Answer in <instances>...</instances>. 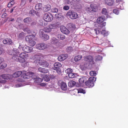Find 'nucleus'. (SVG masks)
<instances>
[{
    "mask_svg": "<svg viewBox=\"0 0 128 128\" xmlns=\"http://www.w3.org/2000/svg\"><path fill=\"white\" fill-rule=\"evenodd\" d=\"M46 85V84L45 83H42L40 84V85L42 86H45Z\"/></svg>",
    "mask_w": 128,
    "mask_h": 128,
    "instance_id": "69168bd1",
    "label": "nucleus"
},
{
    "mask_svg": "<svg viewBox=\"0 0 128 128\" xmlns=\"http://www.w3.org/2000/svg\"><path fill=\"white\" fill-rule=\"evenodd\" d=\"M55 17L56 18L58 19L59 18H61V16L60 14H55Z\"/></svg>",
    "mask_w": 128,
    "mask_h": 128,
    "instance_id": "680f3d73",
    "label": "nucleus"
},
{
    "mask_svg": "<svg viewBox=\"0 0 128 128\" xmlns=\"http://www.w3.org/2000/svg\"><path fill=\"white\" fill-rule=\"evenodd\" d=\"M113 12L116 14H119V10L118 9H114L113 10Z\"/></svg>",
    "mask_w": 128,
    "mask_h": 128,
    "instance_id": "6e6d98bb",
    "label": "nucleus"
},
{
    "mask_svg": "<svg viewBox=\"0 0 128 128\" xmlns=\"http://www.w3.org/2000/svg\"><path fill=\"white\" fill-rule=\"evenodd\" d=\"M60 24V23L58 22L56 23L50 24V25L51 29H55L59 27Z\"/></svg>",
    "mask_w": 128,
    "mask_h": 128,
    "instance_id": "2eb2a0df",
    "label": "nucleus"
},
{
    "mask_svg": "<svg viewBox=\"0 0 128 128\" xmlns=\"http://www.w3.org/2000/svg\"><path fill=\"white\" fill-rule=\"evenodd\" d=\"M92 8L93 12H96L98 10V7L96 5L94 4H90Z\"/></svg>",
    "mask_w": 128,
    "mask_h": 128,
    "instance_id": "393cba45",
    "label": "nucleus"
},
{
    "mask_svg": "<svg viewBox=\"0 0 128 128\" xmlns=\"http://www.w3.org/2000/svg\"><path fill=\"white\" fill-rule=\"evenodd\" d=\"M42 38L44 40H46L49 39V37L48 36L44 34H42Z\"/></svg>",
    "mask_w": 128,
    "mask_h": 128,
    "instance_id": "c9c22d12",
    "label": "nucleus"
},
{
    "mask_svg": "<svg viewBox=\"0 0 128 128\" xmlns=\"http://www.w3.org/2000/svg\"><path fill=\"white\" fill-rule=\"evenodd\" d=\"M72 47L71 46H68L66 48V50L68 52H70L73 51Z\"/></svg>",
    "mask_w": 128,
    "mask_h": 128,
    "instance_id": "79ce46f5",
    "label": "nucleus"
},
{
    "mask_svg": "<svg viewBox=\"0 0 128 128\" xmlns=\"http://www.w3.org/2000/svg\"><path fill=\"white\" fill-rule=\"evenodd\" d=\"M43 79L46 82H48L50 80V78L47 75H45L43 77Z\"/></svg>",
    "mask_w": 128,
    "mask_h": 128,
    "instance_id": "a19ab883",
    "label": "nucleus"
},
{
    "mask_svg": "<svg viewBox=\"0 0 128 128\" xmlns=\"http://www.w3.org/2000/svg\"><path fill=\"white\" fill-rule=\"evenodd\" d=\"M51 6L50 5L48 4L45 6L43 8V10L45 12H48L50 9Z\"/></svg>",
    "mask_w": 128,
    "mask_h": 128,
    "instance_id": "a878e982",
    "label": "nucleus"
},
{
    "mask_svg": "<svg viewBox=\"0 0 128 128\" xmlns=\"http://www.w3.org/2000/svg\"><path fill=\"white\" fill-rule=\"evenodd\" d=\"M62 66V64L59 62H56L54 64L53 69L56 70L57 72L59 73L60 72V68Z\"/></svg>",
    "mask_w": 128,
    "mask_h": 128,
    "instance_id": "39448f33",
    "label": "nucleus"
},
{
    "mask_svg": "<svg viewBox=\"0 0 128 128\" xmlns=\"http://www.w3.org/2000/svg\"><path fill=\"white\" fill-rule=\"evenodd\" d=\"M4 60V59L1 57H0V64Z\"/></svg>",
    "mask_w": 128,
    "mask_h": 128,
    "instance_id": "0e129e2a",
    "label": "nucleus"
},
{
    "mask_svg": "<svg viewBox=\"0 0 128 128\" xmlns=\"http://www.w3.org/2000/svg\"><path fill=\"white\" fill-rule=\"evenodd\" d=\"M41 56L40 54H37L32 56L31 57V59L32 60H35L34 62L36 63L38 62L41 59Z\"/></svg>",
    "mask_w": 128,
    "mask_h": 128,
    "instance_id": "0eeeda50",
    "label": "nucleus"
},
{
    "mask_svg": "<svg viewBox=\"0 0 128 128\" xmlns=\"http://www.w3.org/2000/svg\"><path fill=\"white\" fill-rule=\"evenodd\" d=\"M43 30L46 32H48L51 31L52 29L49 25L48 26L44 28Z\"/></svg>",
    "mask_w": 128,
    "mask_h": 128,
    "instance_id": "c756f323",
    "label": "nucleus"
},
{
    "mask_svg": "<svg viewBox=\"0 0 128 128\" xmlns=\"http://www.w3.org/2000/svg\"><path fill=\"white\" fill-rule=\"evenodd\" d=\"M68 57V55L66 54H61L58 58V60L62 61L66 59Z\"/></svg>",
    "mask_w": 128,
    "mask_h": 128,
    "instance_id": "ddd939ff",
    "label": "nucleus"
},
{
    "mask_svg": "<svg viewBox=\"0 0 128 128\" xmlns=\"http://www.w3.org/2000/svg\"><path fill=\"white\" fill-rule=\"evenodd\" d=\"M82 56L81 55H78L76 56L74 58V60L76 62L80 60L82 58Z\"/></svg>",
    "mask_w": 128,
    "mask_h": 128,
    "instance_id": "e433bc0d",
    "label": "nucleus"
},
{
    "mask_svg": "<svg viewBox=\"0 0 128 128\" xmlns=\"http://www.w3.org/2000/svg\"><path fill=\"white\" fill-rule=\"evenodd\" d=\"M69 29L72 30L76 28V26L75 24L70 23L68 24Z\"/></svg>",
    "mask_w": 128,
    "mask_h": 128,
    "instance_id": "c85d7f7f",
    "label": "nucleus"
},
{
    "mask_svg": "<svg viewBox=\"0 0 128 128\" xmlns=\"http://www.w3.org/2000/svg\"><path fill=\"white\" fill-rule=\"evenodd\" d=\"M24 21L25 23H29L31 22L32 19L28 17L24 18Z\"/></svg>",
    "mask_w": 128,
    "mask_h": 128,
    "instance_id": "7c9ffc66",
    "label": "nucleus"
},
{
    "mask_svg": "<svg viewBox=\"0 0 128 128\" xmlns=\"http://www.w3.org/2000/svg\"><path fill=\"white\" fill-rule=\"evenodd\" d=\"M58 9L57 8H55L52 10V12L56 13L58 12Z\"/></svg>",
    "mask_w": 128,
    "mask_h": 128,
    "instance_id": "052dcab7",
    "label": "nucleus"
},
{
    "mask_svg": "<svg viewBox=\"0 0 128 128\" xmlns=\"http://www.w3.org/2000/svg\"><path fill=\"white\" fill-rule=\"evenodd\" d=\"M67 15L69 16L70 18L72 19L76 18L78 16L77 13L71 10H69L67 12Z\"/></svg>",
    "mask_w": 128,
    "mask_h": 128,
    "instance_id": "f03ea898",
    "label": "nucleus"
},
{
    "mask_svg": "<svg viewBox=\"0 0 128 128\" xmlns=\"http://www.w3.org/2000/svg\"><path fill=\"white\" fill-rule=\"evenodd\" d=\"M60 29L61 32L65 34H68L70 32V31L69 30L64 26H60Z\"/></svg>",
    "mask_w": 128,
    "mask_h": 128,
    "instance_id": "6e6552de",
    "label": "nucleus"
},
{
    "mask_svg": "<svg viewBox=\"0 0 128 128\" xmlns=\"http://www.w3.org/2000/svg\"><path fill=\"white\" fill-rule=\"evenodd\" d=\"M7 66V64L5 63H3L2 64H0V70L2 69L5 68Z\"/></svg>",
    "mask_w": 128,
    "mask_h": 128,
    "instance_id": "de8ad7c7",
    "label": "nucleus"
},
{
    "mask_svg": "<svg viewBox=\"0 0 128 128\" xmlns=\"http://www.w3.org/2000/svg\"><path fill=\"white\" fill-rule=\"evenodd\" d=\"M34 82L37 83H40L42 81V79L41 78H37L33 79Z\"/></svg>",
    "mask_w": 128,
    "mask_h": 128,
    "instance_id": "cd10ccee",
    "label": "nucleus"
},
{
    "mask_svg": "<svg viewBox=\"0 0 128 128\" xmlns=\"http://www.w3.org/2000/svg\"><path fill=\"white\" fill-rule=\"evenodd\" d=\"M60 87L62 90H67V86L65 82H61Z\"/></svg>",
    "mask_w": 128,
    "mask_h": 128,
    "instance_id": "412c9836",
    "label": "nucleus"
},
{
    "mask_svg": "<svg viewBox=\"0 0 128 128\" xmlns=\"http://www.w3.org/2000/svg\"><path fill=\"white\" fill-rule=\"evenodd\" d=\"M76 84V82H75L73 80H71L70 81L68 82V85L69 87H72L74 86Z\"/></svg>",
    "mask_w": 128,
    "mask_h": 128,
    "instance_id": "bb28decb",
    "label": "nucleus"
},
{
    "mask_svg": "<svg viewBox=\"0 0 128 128\" xmlns=\"http://www.w3.org/2000/svg\"><path fill=\"white\" fill-rule=\"evenodd\" d=\"M38 70L39 72L42 73H46L48 72V70L42 68H39Z\"/></svg>",
    "mask_w": 128,
    "mask_h": 128,
    "instance_id": "5701e85b",
    "label": "nucleus"
},
{
    "mask_svg": "<svg viewBox=\"0 0 128 128\" xmlns=\"http://www.w3.org/2000/svg\"><path fill=\"white\" fill-rule=\"evenodd\" d=\"M86 10L88 12L90 13L91 12H93L91 6H90H90L86 7Z\"/></svg>",
    "mask_w": 128,
    "mask_h": 128,
    "instance_id": "72a5a7b5",
    "label": "nucleus"
},
{
    "mask_svg": "<svg viewBox=\"0 0 128 128\" xmlns=\"http://www.w3.org/2000/svg\"><path fill=\"white\" fill-rule=\"evenodd\" d=\"M32 49V48L27 46H24L22 48L23 51L26 53L30 52Z\"/></svg>",
    "mask_w": 128,
    "mask_h": 128,
    "instance_id": "1a4fd4ad",
    "label": "nucleus"
},
{
    "mask_svg": "<svg viewBox=\"0 0 128 128\" xmlns=\"http://www.w3.org/2000/svg\"><path fill=\"white\" fill-rule=\"evenodd\" d=\"M34 73L32 72H27L23 74L21 76L22 78L24 79H28L32 77Z\"/></svg>",
    "mask_w": 128,
    "mask_h": 128,
    "instance_id": "20e7f679",
    "label": "nucleus"
},
{
    "mask_svg": "<svg viewBox=\"0 0 128 128\" xmlns=\"http://www.w3.org/2000/svg\"><path fill=\"white\" fill-rule=\"evenodd\" d=\"M106 18L104 16H102L98 17L97 20V22L98 23L103 22L105 20Z\"/></svg>",
    "mask_w": 128,
    "mask_h": 128,
    "instance_id": "f3484780",
    "label": "nucleus"
},
{
    "mask_svg": "<svg viewBox=\"0 0 128 128\" xmlns=\"http://www.w3.org/2000/svg\"><path fill=\"white\" fill-rule=\"evenodd\" d=\"M22 74V72L20 71H18L14 73L12 75V78L13 77L14 78H17L18 77L20 76L21 74Z\"/></svg>",
    "mask_w": 128,
    "mask_h": 128,
    "instance_id": "a211bd4d",
    "label": "nucleus"
},
{
    "mask_svg": "<svg viewBox=\"0 0 128 128\" xmlns=\"http://www.w3.org/2000/svg\"><path fill=\"white\" fill-rule=\"evenodd\" d=\"M63 8L65 10H67L69 9V7L68 6H65Z\"/></svg>",
    "mask_w": 128,
    "mask_h": 128,
    "instance_id": "e2e57ef3",
    "label": "nucleus"
},
{
    "mask_svg": "<svg viewBox=\"0 0 128 128\" xmlns=\"http://www.w3.org/2000/svg\"><path fill=\"white\" fill-rule=\"evenodd\" d=\"M102 14L105 15L107 14H108V12L107 11V9L106 8H103L102 11Z\"/></svg>",
    "mask_w": 128,
    "mask_h": 128,
    "instance_id": "37998d69",
    "label": "nucleus"
},
{
    "mask_svg": "<svg viewBox=\"0 0 128 128\" xmlns=\"http://www.w3.org/2000/svg\"><path fill=\"white\" fill-rule=\"evenodd\" d=\"M90 74L91 76H94L96 75V73L95 71H91L90 72Z\"/></svg>",
    "mask_w": 128,
    "mask_h": 128,
    "instance_id": "09e8293b",
    "label": "nucleus"
},
{
    "mask_svg": "<svg viewBox=\"0 0 128 128\" xmlns=\"http://www.w3.org/2000/svg\"><path fill=\"white\" fill-rule=\"evenodd\" d=\"M20 52L17 49L13 48L12 52H10L9 54L12 55H18Z\"/></svg>",
    "mask_w": 128,
    "mask_h": 128,
    "instance_id": "4468645a",
    "label": "nucleus"
},
{
    "mask_svg": "<svg viewBox=\"0 0 128 128\" xmlns=\"http://www.w3.org/2000/svg\"><path fill=\"white\" fill-rule=\"evenodd\" d=\"M96 80V78L94 77H90L88 80L85 82L84 84L86 86L89 88L93 87L94 85V82Z\"/></svg>",
    "mask_w": 128,
    "mask_h": 128,
    "instance_id": "f257e3e1",
    "label": "nucleus"
},
{
    "mask_svg": "<svg viewBox=\"0 0 128 128\" xmlns=\"http://www.w3.org/2000/svg\"><path fill=\"white\" fill-rule=\"evenodd\" d=\"M57 37L58 39L61 40H63L65 39V36L60 34H58L57 35Z\"/></svg>",
    "mask_w": 128,
    "mask_h": 128,
    "instance_id": "2f4dec72",
    "label": "nucleus"
},
{
    "mask_svg": "<svg viewBox=\"0 0 128 128\" xmlns=\"http://www.w3.org/2000/svg\"><path fill=\"white\" fill-rule=\"evenodd\" d=\"M3 43L4 44H8L9 45L12 43V42L10 39L8 38L4 39L3 41Z\"/></svg>",
    "mask_w": 128,
    "mask_h": 128,
    "instance_id": "4be33fe9",
    "label": "nucleus"
},
{
    "mask_svg": "<svg viewBox=\"0 0 128 128\" xmlns=\"http://www.w3.org/2000/svg\"><path fill=\"white\" fill-rule=\"evenodd\" d=\"M36 11L34 10H31L29 12V14L32 15H34L36 13Z\"/></svg>",
    "mask_w": 128,
    "mask_h": 128,
    "instance_id": "603ef678",
    "label": "nucleus"
},
{
    "mask_svg": "<svg viewBox=\"0 0 128 128\" xmlns=\"http://www.w3.org/2000/svg\"><path fill=\"white\" fill-rule=\"evenodd\" d=\"M6 10V9L5 8H3L2 9V11L3 12H5Z\"/></svg>",
    "mask_w": 128,
    "mask_h": 128,
    "instance_id": "774afa93",
    "label": "nucleus"
},
{
    "mask_svg": "<svg viewBox=\"0 0 128 128\" xmlns=\"http://www.w3.org/2000/svg\"><path fill=\"white\" fill-rule=\"evenodd\" d=\"M72 69L68 68L67 69H66L65 71V72L67 74H70L72 73Z\"/></svg>",
    "mask_w": 128,
    "mask_h": 128,
    "instance_id": "49530a36",
    "label": "nucleus"
},
{
    "mask_svg": "<svg viewBox=\"0 0 128 128\" xmlns=\"http://www.w3.org/2000/svg\"><path fill=\"white\" fill-rule=\"evenodd\" d=\"M34 35H29L26 36L25 38V40L26 41L29 42L32 40L34 39Z\"/></svg>",
    "mask_w": 128,
    "mask_h": 128,
    "instance_id": "6ab92c4d",
    "label": "nucleus"
},
{
    "mask_svg": "<svg viewBox=\"0 0 128 128\" xmlns=\"http://www.w3.org/2000/svg\"><path fill=\"white\" fill-rule=\"evenodd\" d=\"M44 20L46 22H50L53 20V16L50 13H46L44 16Z\"/></svg>",
    "mask_w": 128,
    "mask_h": 128,
    "instance_id": "7ed1b4c3",
    "label": "nucleus"
},
{
    "mask_svg": "<svg viewBox=\"0 0 128 128\" xmlns=\"http://www.w3.org/2000/svg\"><path fill=\"white\" fill-rule=\"evenodd\" d=\"M28 55L27 54L24 52H22L19 55V57L22 58V62H24L25 60L24 58H26L28 57Z\"/></svg>",
    "mask_w": 128,
    "mask_h": 128,
    "instance_id": "dca6fc26",
    "label": "nucleus"
},
{
    "mask_svg": "<svg viewBox=\"0 0 128 128\" xmlns=\"http://www.w3.org/2000/svg\"><path fill=\"white\" fill-rule=\"evenodd\" d=\"M85 60L87 61L91 62L93 64L94 63V61L93 58L91 56H86L85 58Z\"/></svg>",
    "mask_w": 128,
    "mask_h": 128,
    "instance_id": "9b49d317",
    "label": "nucleus"
},
{
    "mask_svg": "<svg viewBox=\"0 0 128 128\" xmlns=\"http://www.w3.org/2000/svg\"><path fill=\"white\" fill-rule=\"evenodd\" d=\"M26 0H21L20 5L22 6H23L25 5Z\"/></svg>",
    "mask_w": 128,
    "mask_h": 128,
    "instance_id": "8fccbe9b",
    "label": "nucleus"
},
{
    "mask_svg": "<svg viewBox=\"0 0 128 128\" xmlns=\"http://www.w3.org/2000/svg\"><path fill=\"white\" fill-rule=\"evenodd\" d=\"M15 8V7H14L13 8H12L11 9V10L10 11V13H12L13 12V11L14 10V8Z\"/></svg>",
    "mask_w": 128,
    "mask_h": 128,
    "instance_id": "338daca9",
    "label": "nucleus"
},
{
    "mask_svg": "<svg viewBox=\"0 0 128 128\" xmlns=\"http://www.w3.org/2000/svg\"><path fill=\"white\" fill-rule=\"evenodd\" d=\"M11 1L9 2L8 5V7L10 8L12 6L15 4V2L13 1Z\"/></svg>",
    "mask_w": 128,
    "mask_h": 128,
    "instance_id": "a18cd8bd",
    "label": "nucleus"
},
{
    "mask_svg": "<svg viewBox=\"0 0 128 128\" xmlns=\"http://www.w3.org/2000/svg\"><path fill=\"white\" fill-rule=\"evenodd\" d=\"M1 77L3 79L6 80H10L12 78V75L9 74H2L1 75Z\"/></svg>",
    "mask_w": 128,
    "mask_h": 128,
    "instance_id": "f8f14e48",
    "label": "nucleus"
},
{
    "mask_svg": "<svg viewBox=\"0 0 128 128\" xmlns=\"http://www.w3.org/2000/svg\"><path fill=\"white\" fill-rule=\"evenodd\" d=\"M2 77H1V76H0V83H6V81L5 80H2Z\"/></svg>",
    "mask_w": 128,
    "mask_h": 128,
    "instance_id": "13d9d810",
    "label": "nucleus"
},
{
    "mask_svg": "<svg viewBox=\"0 0 128 128\" xmlns=\"http://www.w3.org/2000/svg\"><path fill=\"white\" fill-rule=\"evenodd\" d=\"M69 77L70 78H73L75 77V75L74 74L71 73L68 75Z\"/></svg>",
    "mask_w": 128,
    "mask_h": 128,
    "instance_id": "5fc2aeb1",
    "label": "nucleus"
},
{
    "mask_svg": "<svg viewBox=\"0 0 128 128\" xmlns=\"http://www.w3.org/2000/svg\"><path fill=\"white\" fill-rule=\"evenodd\" d=\"M101 33L104 36H107L108 34V32L106 31V30H102L101 31Z\"/></svg>",
    "mask_w": 128,
    "mask_h": 128,
    "instance_id": "58836bf2",
    "label": "nucleus"
},
{
    "mask_svg": "<svg viewBox=\"0 0 128 128\" xmlns=\"http://www.w3.org/2000/svg\"><path fill=\"white\" fill-rule=\"evenodd\" d=\"M77 91L78 93H82L84 94L86 93L85 90L81 88L78 89Z\"/></svg>",
    "mask_w": 128,
    "mask_h": 128,
    "instance_id": "c03bdc74",
    "label": "nucleus"
},
{
    "mask_svg": "<svg viewBox=\"0 0 128 128\" xmlns=\"http://www.w3.org/2000/svg\"><path fill=\"white\" fill-rule=\"evenodd\" d=\"M104 2L106 4L109 6H113L115 3L114 0H104Z\"/></svg>",
    "mask_w": 128,
    "mask_h": 128,
    "instance_id": "9d476101",
    "label": "nucleus"
},
{
    "mask_svg": "<svg viewBox=\"0 0 128 128\" xmlns=\"http://www.w3.org/2000/svg\"><path fill=\"white\" fill-rule=\"evenodd\" d=\"M24 31L25 32H26L28 34H29L30 32V29L27 28H26L24 30Z\"/></svg>",
    "mask_w": 128,
    "mask_h": 128,
    "instance_id": "4d7b16f0",
    "label": "nucleus"
},
{
    "mask_svg": "<svg viewBox=\"0 0 128 128\" xmlns=\"http://www.w3.org/2000/svg\"><path fill=\"white\" fill-rule=\"evenodd\" d=\"M12 57V59L14 60L18 61H19V59L18 55H13Z\"/></svg>",
    "mask_w": 128,
    "mask_h": 128,
    "instance_id": "4c0bfd02",
    "label": "nucleus"
},
{
    "mask_svg": "<svg viewBox=\"0 0 128 128\" xmlns=\"http://www.w3.org/2000/svg\"><path fill=\"white\" fill-rule=\"evenodd\" d=\"M42 4L40 3L37 4L35 7V9L38 11L42 10Z\"/></svg>",
    "mask_w": 128,
    "mask_h": 128,
    "instance_id": "aec40b11",
    "label": "nucleus"
},
{
    "mask_svg": "<svg viewBox=\"0 0 128 128\" xmlns=\"http://www.w3.org/2000/svg\"><path fill=\"white\" fill-rule=\"evenodd\" d=\"M57 40L54 38H53L51 40V43L52 44H55L57 42Z\"/></svg>",
    "mask_w": 128,
    "mask_h": 128,
    "instance_id": "3c124183",
    "label": "nucleus"
},
{
    "mask_svg": "<svg viewBox=\"0 0 128 128\" xmlns=\"http://www.w3.org/2000/svg\"><path fill=\"white\" fill-rule=\"evenodd\" d=\"M47 47V45L44 43H40L36 44V48L40 50H44Z\"/></svg>",
    "mask_w": 128,
    "mask_h": 128,
    "instance_id": "423d86ee",
    "label": "nucleus"
},
{
    "mask_svg": "<svg viewBox=\"0 0 128 128\" xmlns=\"http://www.w3.org/2000/svg\"><path fill=\"white\" fill-rule=\"evenodd\" d=\"M87 79L86 77H83L80 78L79 80V82L81 84H83L84 82H86Z\"/></svg>",
    "mask_w": 128,
    "mask_h": 128,
    "instance_id": "b1692460",
    "label": "nucleus"
},
{
    "mask_svg": "<svg viewBox=\"0 0 128 128\" xmlns=\"http://www.w3.org/2000/svg\"><path fill=\"white\" fill-rule=\"evenodd\" d=\"M25 33L24 32H22L18 36V37L20 38H22L24 36Z\"/></svg>",
    "mask_w": 128,
    "mask_h": 128,
    "instance_id": "864d4df0",
    "label": "nucleus"
},
{
    "mask_svg": "<svg viewBox=\"0 0 128 128\" xmlns=\"http://www.w3.org/2000/svg\"><path fill=\"white\" fill-rule=\"evenodd\" d=\"M36 42L34 40H32L28 42L29 44L32 46H34L36 44Z\"/></svg>",
    "mask_w": 128,
    "mask_h": 128,
    "instance_id": "ea45409f",
    "label": "nucleus"
},
{
    "mask_svg": "<svg viewBox=\"0 0 128 128\" xmlns=\"http://www.w3.org/2000/svg\"><path fill=\"white\" fill-rule=\"evenodd\" d=\"M7 16V14L6 13L4 12L2 16V17L3 18H6Z\"/></svg>",
    "mask_w": 128,
    "mask_h": 128,
    "instance_id": "bf43d9fd",
    "label": "nucleus"
},
{
    "mask_svg": "<svg viewBox=\"0 0 128 128\" xmlns=\"http://www.w3.org/2000/svg\"><path fill=\"white\" fill-rule=\"evenodd\" d=\"M41 64L42 66L45 67H48L49 65L48 63L46 61L42 62Z\"/></svg>",
    "mask_w": 128,
    "mask_h": 128,
    "instance_id": "f704fd0d",
    "label": "nucleus"
},
{
    "mask_svg": "<svg viewBox=\"0 0 128 128\" xmlns=\"http://www.w3.org/2000/svg\"><path fill=\"white\" fill-rule=\"evenodd\" d=\"M102 58V56L100 55H98L95 57V60L96 61H99L101 60Z\"/></svg>",
    "mask_w": 128,
    "mask_h": 128,
    "instance_id": "473e14b6",
    "label": "nucleus"
}]
</instances>
